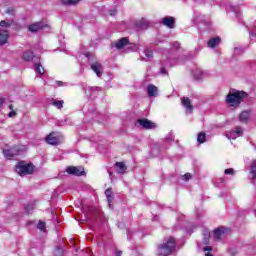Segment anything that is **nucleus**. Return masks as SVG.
Instances as JSON below:
<instances>
[{"mask_svg":"<svg viewBox=\"0 0 256 256\" xmlns=\"http://www.w3.org/2000/svg\"><path fill=\"white\" fill-rule=\"evenodd\" d=\"M86 59L90 63V67L92 71L97 75V77H101L103 75V65L96 61L95 55L91 53H86L85 54Z\"/></svg>","mask_w":256,"mask_h":256,"instance_id":"20e7f679","label":"nucleus"},{"mask_svg":"<svg viewBox=\"0 0 256 256\" xmlns=\"http://www.w3.org/2000/svg\"><path fill=\"white\" fill-rule=\"evenodd\" d=\"M138 123L141 127H144V129H153V127H155V124L147 119H139Z\"/></svg>","mask_w":256,"mask_h":256,"instance_id":"a211bd4d","label":"nucleus"},{"mask_svg":"<svg viewBox=\"0 0 256 256\" xmlns=\"http://www.w3.org/2000/svg\"><path fill=\"white\" fill-rule=\"evenodd\" d=\"M55 256H63L64 255V250L62 247H57L54 251Z\"/></svg>","mask_w":256,"mask_h":256,"instance_id":"7c9ffc66","label":"nucleus"},{"mask_svg":"<svg viewBox=\"0 0 256 256\" xmlns=\"http://www.w3.org/2000/svg\"><path fill=\"white\" fill-rule=\"evenodd\" d=\"M56 85L58 87H67V83L63 82V81H56Z\"/></svg>","mask_w":256,"mask_h":256,"instance_id":"ea45409f","label":"nucleus"},{"mask_svg":"<svg viewBox=\"0 0 256 256\" xmlns=\"http://www.w3.org/2000/svg\"><path fill=\"white\" fill-rule=\"evenodd\" d=\"M179 47H181V44L179 42H174L173 43V48L174 49H179Z\"/></svg>","mask_w":256,"mask_h":256,"instance_id":"c03bdc74","label":"nucleus"},{"mask_svg":"<svg viewBox=\"0 0 256 256\" xmlns=\"http://www.w3.org/2000/svg\"><path fill=\"white\" fill-rule=\"evenodd\" d=\"M41 29H45V24H43V22H36L28 26V30L31 33H37V31H41Z\"/></svg>","mask_w":256,"mask_h":256,"instance_id":"ddd939ff","label":"nucleus"},{"mask_svg":"<svg viewBox=\"0 0 256 256\" xmlns=\"http://www.w3.org/2000/svg\"><path fill=\"white\" fill-rule=\"evenodd\" d=\"M205 141H207V135H205V133H203V132L198 133L197 142L205 143Z\"/></svg>","mask_w":256,"mask_h":256,"instance_id":"a878e982","label":"nucleus"},{"mask_svg":"<svg viewBox=\"0 0 256 256\" xmlns=\"http://www.w3.org/2000/svg\"><path fill=\"white\" fill-rule=\"evenodd\" d=\"M225 137L230 141L238 139V137H243V128L237 126L234 130L226 132Z\"/></svg>","mask_w":256,"mask_h":256,"instance_id":"0eeeda50","label":"nucleus"},{"mask_svg":"<svg viewBox=\"0 0 256 256\" xmlns=\"http://www.w3.org/2000/svg\"><path fill=\"white\" fill-rule=\"evenodd\" d=\"M144 53H145L147 59H151V58L153 57V50H151V49H149V48H146V49L144 50Z\"/></svg>","mask_w":256,"mask_h":256,"instance_id":"72a5a7b5","label":"nucleus"},{"mask_svg":"<svg viewBox=\"0 0 256 256\" xmlns=\"http://www.w3.org/2000/svg\"><path fill=\"white\" fill-rule=\"evenodd\" d=\"M34 67H35V72L38 73L39 75H43L45 73V68H43V66L40 65L39 62H35Z\"/></svg>","mask_w":256,"mask_h":256,"instance_id":"4be33fe9","label":"nucleus"},{"mask_svg":"<svg viewBox=\"0 0 256 256\" xmlns=\"http://www.w3.org/2000/svg\"><path fill=\"white\" fill-rule=\"evenodd\" d=\"M174 137H173V134H169L167 137H166V141L168 142V143H171V141H174Z\"/></svg>","mask_w":256,"mask_h":256,"instance_id":"a19ab883","label":"nucleus"},{"mask_svg":"<svg viewBox=\"0 0 256 256\" xmlns=\"http://www.w3.org/2000/svg\"><path fill=\"white\" fill-rule=\"evenodd\" d=\"M193 177L191 173H186L184 176H182L183 181H189Z\"/></svg>","mask_w":256,"mask_h":256,"instance_id":"58836bf2","label":"nucleus"},{"mask_svg":"<svg viewBox=\"0 0 256 256\" xmlns=\"http://www.w3.org/2000/svg\"><path fill=\"white\" fill-rule=\"evenodd\" d=\"M3 103H5V99L0 96V107H1V105H3Z\"/></svg>","mask_w":256,"mask_h":256,"instance_id":"a18cd8bd","label":"nucleus"},{"mask_svg":"<svg viewBox=\"0 0 256 256\" xmlns=\"http://www.w3.org/2000/svg\"><path fill=\"white\" fill-rule=\"evenodd\" d=\"M89 95H93V93H90Z\"/></svg>","mask_w":256,"mask_h":256,"instance_id":"8fccbe9b","label":"nucleus"},{"mask_svg":"<svg viewBox=\"0 0 256 256\" xmlns=\"http://www.w3.org/2000/svg\"><path fill=\"white\" fill-rule=\"evenodd\" d=\"M224 175H235V169L233 168H228L226 170H224Z\"/></svg>","mask_w":256,"mask_h":256,"instance_id":"c9c22d12","label":"nucleus"},{"mask_svg":"<svg viewBox=\"0 0 256 256\" xmlns=\"http://www.w3.org/2000/svg\"><path fill=\"white\" fill-rule=\"evenodd\" d=\"M15 171L18 175H20V177H25V175L33 174V171H35V166L33 164L21 161L16 164Z\"/></svg>","mask_w":256,"mask_h":256,"instance_id":"7ed1b4c3","label":"nucleus"},{"mask_svg":"<svg viewBox=\"0 0 256 256\" xmlns=\"http://www.w3.org/2000/svg\"><path fill=\"white\" fill-rule=\"evenodd\" d=\"M109 15L111 17H115V15H117V10H115V9L110 10Z\"/></svg>","mask_w":256,"mask_h":256,"instance_id":"37998d69","label":"nucleus"},{"mask_svg":"<svg viewBox=\"0 0 256 256\" xmlns=\"http://www.w3.org/2000/svg\"><path fill=\"white\" fill-rule=\"evenodd\" d=\"M221 183H225V179L221 178L220 179Z\"/></svg>","mask_w":256,"mask_h":256,"instance_id":"de8ad7c7","label":"nucleus"},{"mask_svg":"<svg viewBox=\"0 0 256 256\" xmlns=\"http://www.w3.org/2000/svg\"><path fill=\"white\" fill-rule=\"evenodd\" d=\"M250 175L252 179H256V160L252 162L251 170H250Z\"/></svg>","mask_w":256,"mask_h":256,"instance_id":"bb28decb","label":"nucleus"},{"mask_svg":"<svg viewBox=\"0 0 256 256\" xmlns=\"http://www.w3.org/2000/svg\"><path fill=\"white\" fill-rule=\"evenodd\" d=\"M9 109H10V112L8 114V117H10V118L15 117L17 115V112L15 110H13L12 104L9 106Z\"/></svg>","mask_w":256,"mask_h":256,"instance_id":"f704fd0d","label":"nucleus"},{"mask_svg":"<svg viewBox=\"0 0 256 256\" xmlns=\"http://www.w3.org/2000/svg\"><path fill=\"white\" fill-rule=\"evenodd\" d=\"M175 246H176L175 238L173 237L168 238L166 242H164L158 247V255L159 256L171 255V253L175 251Z\"/></svg>","mask_w":256,"mask_h":256,"instance_id":"f03ea898","label":"nucleus"},{"mask_svg":"<svg viewBox=\"0 0 256 256\" xmlns=\"http://www.w3.org/2000/svg\"><path fill=\"white\" fill-rule=\"evenodd\" d=\"M251 117V110L243 111L239 116L240 123H247Z\"/></svg>","mask_w":256,"mask_h":256,"instance_id":"f3484780","label":"nucleus"},{"mask_svg":"<svg viewBox=\"0 0 256 256\" xmlns=\"http://www.w3.org/2000/svg\"><path fill=\"white\" fill-rule=\"evenodd\" d=\"M105 195L107 197L108 205L111 207V203H113V191H111V189H107L105 191Z\"/></svg>","mask_w":256,"mask_h":256,"instance_id":"b1692460","label":"nucleus"},{"mask_svg":"<svg viewBox=\"0 0 256 256\" xmlns=\"http://www.w3.org/2000/svg\"><path fill=\"white\" fill-rule=\"evenodd\" d=\"M157 86L149 84L147 87L148 97H157Z\"/></svg>","mask_w":256,"mask_h":256,"instance_id":"6ab92c4d","label":"nucleus"},{"mask_svg":"<svg viewBox=\"0 0 256 256\" xmlns=\"http://www.w3.org/2000/svg\"><path fill=\"white\" fill-rule=\"evenodd\" d=\"M6 13H7L8 15H15V10H14L13 8H8V9L6 10Z\"/></svg>","mask_w":256,"mask_h":256,"instance_id":"79ce46f5","label":"nucleus"},{"mask_svg":"<svg viewBox=\"0 0 256 256\" xmlns=\"http://www.w3.org/2000/svg\"><path fill=\"white\" fill-rule=\"evenodd\" d=\"M63 100H60V101H55L53 100L51 102V105H53V107H56L57 109H63Z\"/></svg>","mask_w":256,"mask_h":256,"instance_id":"c85d7f7f","label":"nucleus"},{"mask_svg":"<svg viewBox=\"0 0 256 256\" xmlns=\"http://www.w3.org/2000/svg\"><path fill=\"white\" fill-rule=\"evenodd\" d=\"M116 171L122 175V173H125L127 171V166H125V163L123 162H117L115 164Z\"/></svg>","mask_w":256,"mask_h":256,"instance_id":"412c9836","label":"nucleus"},{"mask_svg":"<svg viewBox=\"0 0 256 256\" xmlns=\"http://www.w3.org/2000/svg\"><path fill=\"white\" fill-rule=\"evenodd\" d=\"M85 91H86V93H87V91H89L90 93H95V91H101V88L88 86L85 88Z\"/></svg>","mask_w":256,"mask_h":256,"instance_id":"2f4dec72","label":"nucleus"},{"mask_svg":"<svg viewBox=\"0 0 256 256\" xmlns=\"http://www.w3.org/2000/svg\"><path fill=\"white\" fill-rule=\"evenodd\" d=\"M66 173L69 175H76L77 177H81V175H85V168L81 166H70L66 169Z\"/></svg>","mask_w":256,"mask_h":256,"instance_id":"6e6552de","label":"nucleus"},{"mask_svg":"<svg viewBox=\"0 0 256 256\" xmlns=\"http://www.w3.org/2000/svg\"><path fill=\"white\" fill-rule=\"evenodd\" d=\"M249 95L245 91L230 89L226 96V103L229 107H239Z\"/></svg>","mask_w":256,"mask_h":256,"instance_id":"f257e3e1","label":"nucleus"},{"mask_svg":"<svg viewBox=\"0 0 256 256\" xmlns=\"http://www.w3.org/2000/svg\"><path fill=\"white\" fill-rule=\"evenodd\" d=\"M237 51H239V48H235L234 49V52L237 53Z\"/></svg>","mask_w":256,"mask_h":256,"instance_id":"09e8293b","label":"nucleus"},{"mask_svg":"<svg viewBox=\"0 0 256 256\" xmlns=\"http://www.w3.org/2000/svg\"><path fill=\"white\" fill-rule=\"evenodd\" d=\"M37 228L40 229V231H45V222L40 221Z\"/></svg>","mask_w":256,"mask_h":256,"instance_id":"4c0bfd02","label":"nucleus"},{"mask_svg":"<svg viewBox=\"0 0 256 256\" xmlns=\"http://www.w3.org/2000/svg\"><path fill=\"white\" fill-rule=\"evenodd\" d=\"M209 237H210L209 231H205L204 232V243L205 244L209 243Z\"/></svg>","mask_w":256,"mask_h":256,"instance_id":"e433bc0d","label":"nucleus"},{"mask_svg":"<svg viewBox=\"0 0 256 256\" xmlns=\"http://www.w3.org/2000/svg\"><path fill=\"white\" fill-rule=\"evenodd\" d=\"M46 143H48V145H58L59 144V136L57 135V133H55V132L50 133L46 137Z\"/></svg>","mask_w":256,"mask_h":256,"instance_id":"f8f14e48","label":"nucleus"},{"mask_svg":"<svg viewBox=\"0 0 256 256\" xmlns=\"http://www.w3.org/2000/svg\"><path fill=\"white\" fill-rule=\"evenodd\" d=\"M125 45H129V38H127V37L121 38V39L117 40L116 42H113L112 49L115 48L118 51H121V49H123V47H125Z\"/></svg>","mask_w":256,"mask_h":256,"instance_id":"9d476101","label":"nucleus"},{"mask_svg":"<svg viewBox=\"0 0 256 256\" xmlns=\"http://www.w3.org/2000/svg\"><path fill=\"white\" fill-rule=\"evenodd\" d=\"M122 252L121 251H116V256H121Z\"/></svg>","mask_w":256,"mask_h":256,"instance_id":"49530a36","label":"nucleus"},{"mask_svg":"<svg viewBox=\"0 0 256 256\" xmlns=\"http://www.w3.org/2000/svg\"><path fill=\"white\" fill-rule=\"evenodd\" d=\"M182 105L185 107L187 113H193V105L191 104V100L188 97L182 98Z\"/></svg>","mask_w":256,"mask_h":256,"instance_id":"2eb2a0df","label":"nucleus"},{"mask_svg":"<svg viewBox=\"0 0 256 256\" xmlns=\"http://www.w3.org/2000/svg\"><path fill=\"white\" fill-rule=\"evenodd\" d=\"M161 23L164 27H168V29H175V18L173 16H166L162 18Z\"/></svg>","mask_w":256,"mask_h":256,"instance_id":"9b49d317","label":"nucleus"},{"mask_svg":"<svg viewBox=\"0 0 256 256\" xmlns=\"http://www.w3.org/2000/svg\"><path fill=\"white\" fill-rule=\"evenodd\" d=\"M13 22L2 20L0 22V45H5L9 39V27Z\"/></svg>","mask_w":256,"mask_h":256,"instance_id":"39448f33","label":"nucleus"},{"mask_svg":"<svg viewBox=\"0 0 256 256\" xmlns=\"http://www.w3.org/2000/svg\"><path fill=\"white\" fill-rule=\"evenodd\" d=\"M136 26L139 27V29H147L149 27V20L146 18H140L135 20Z\"/></svg>","mask_w":256,"mask_h":256,"instance_id":"dca6fc26","label":"nucleus"},{"mask_svg":"<svg viewBox=\"0 0 256 256\" xmlns=\"http://www.w3.org/2000/svg\"><path fill=\"white\" fill-rule=\"evenodd\" d=\"M194 77L195 79H197L198 81H201V79H203V77H205V71L201 70V69H197L194 72Z\"/></svg>","mask_w":256,"mask_h":256,"instance_id":"5701e85b","label":"nucleus"},{"mask_svg":"<svg viewBox=\"0 0 256 256\" xmlns=\"http://www.w3.org/2000/svg\"><path fill=\"white\" fill-rule=\"evenodd\" d=\"M229 233H231V229L221 226L214 230V239L215 241H221V239H225Z\"/></svg>","mask_w":256,"mask_h":256,"instance_id":"423d86ee","label":"nucleus"},{"mask_svg":"<svg viewBox=\"0 0 256 256\" xmlns=\"http://www.w3.org/2000/svg\"><path fill=\"white\" fill-rule=\"evenodd\" d=\"M3 155L6 159H13L16 155H19V149L12 148V149H6L3 151Z\"/></svg>","mask_w":256,"mask_h":256,"instance_id":"4468645a","label":"nucleus"},{"mask_svg":"<svg viewBox=\"0 0 256 256\" xmlns=\"http://www.w3.org/2000/svg\"><path fill=\"white\" fill-rule=\"evenodd\" d=\"M81 0H61L63 5H77Z\"/></svg>","mask_w":256,"mask_h":256,"instance_id":"c756f323","label":"nucleus"},{"mask_svg":"<svg viewBox=\"0 0 256 256\" xmlns=\"http://www.w3.org/2000/svg\"><path fill=\"white\" fill-rule=\"evenodd\" d=\"M220 43H221V38H219V37L211 38L208 41V47L210 49H215V47H217Z\"/></svg>","mask_w":256,"mask_h":256,"instance_id":"aec40b11","label":"nucleus"},{"mask_svg":"<svg viewBox=\"0 0 256 256\" xmlns=\"http://www.w3.org/2000/svg\"><path fill=\"white\" fill-rule=\"evenodd\" d=\"M203 251L205 253V256H213V254H211V251H213V248H211L209 246H205L203 248Z\"/></svg>","mask_w":256,"mask_h":256,"instance_id":"473e14b6","label":"nucleus"},{"mask_svg":"<svg viewBox=\"0 0 256 256\" xmlns=\"http://www.w3.org/2000/svg\"><path fill=\"white\" fill-rule=\"evenodd\" d=\"M33 57H34L33 52H31L29 50L25 51L23 53V60L24 61H33Z\"/></svg>","mask_w":256,"mask_h":256,"instance_id":"393cba45","label":"nucleus"},{"mask_svg":"<svg viewBox=\"0 0 256 256\" xmlns=\"http://www.w3.org/2000/svg\"><path fill=\"white\" fill-rule=\"evenodd\" d=\"M162 67L160 68V73L161 75H167V67H173V61L171 60V58H169V56H163L162 59Z\"/></svg>","mask_w":256,"mask_h":256,"instance_id":"1a4fd4ad","label":"nucleus"},{"mask_svg":"<svg viewBox=\"0 0 256 256\" xmlns=\"http://www.w3.org/2000/svg\"><path fill=\"white\" fill-rule=\"evenodd\" d=\"M139 50V44L131 43L128 44V51L137 52Z\"/></svg>","mask_w":256,"mask_h":256,"instance_id":"cd10ccee","label":"nucleus"}]
</instances>
